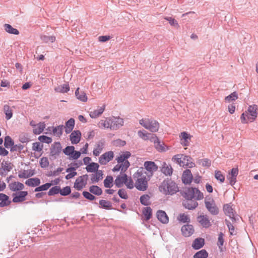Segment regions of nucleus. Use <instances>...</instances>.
<instances>
[{"label": "nucleus", "instance_id": "nucleus-1", "mask_svg": "<svg viewBox=\"0 0 258 258\" xmlns=\"http://www.w3.org/2000/svg\"><path fill=\"white\" fill-rule=\"evenodd\" d=\"M159 189L165 195H173L179 191L177 184L170 178L164 179L159 185Z\"/></svg>", "mask_w": 258, "mask_h": 258}, {"label": "nucleus", "instance_id": "nucleus-2", "mask_svg": "<svg viewBox=\"0 0 258 258\" xmlns=\"http://www.w3.org/2000/svg\"><path fill=\"white\" fill-rule=\"evenodd\" d=\"M102 189L97 185H92L89 188V191H83L82 195L87 200L93 201L96 199L95 196H99L102 194Z\"/></svg>", "mask_w": 258, "mask_h": 258}, {"label": "nucleus", "instance_id": "nucleus-3", "mask_svg": "<svg viewBox=\"0 0 258 258\" xmlns=\"http://www.w3.org/2000/svg\"><path fill=\"white\" fill-rule=\"evenodd\" d=\"M184 194V197L187 200H191L192 199L201 200L204 198L203 193L196 187H188L185 189Z\"/></svg>", "mask_w": 258, "mask_h": 258}, {"label": "nucleus", "instance_id": "nucleus-4", "mask_svg": "<svg viewBox=\"0 0 258 258\" xmlns=\"http://www.w3.org/2000/svg\"><path fill=\"white\" fill-rule=\"evenodd\" d=\"M141 125L151 132H157L159 128V122L152 118H143L139 121Z\"/></svg>", "mask_w": 258, "mask_h": 258}, {"label": "nucleus", "instance_id": "nucleus-5", "mask_svg": "<svg viewBox=\"0 0 258 258\" xmlns=\"http://www.w3.org/2000/svg\"><path fill=\"white\" fill-rule=\"evenodd\" d=\"M62 151V146L59 142H55L51 145L50 148V156L52 157L53 159H56Z\"/></svg>", "mask_w": 258, "mask_h": 258}, {"label": "nucleus", "instance_id": "nucleus-6", "mask_svg": "<svg viewBox=\"0 0 258 258\" xmlns=\"http://www.w3.org/2000/svg\"><path fill=\"white\" fill-rule=\"evenodd\" d=\"M88 179V174H84L80 176L76 180L74 184V187L78 190H81L87 184Z\"/></svg>", "mask_w": 258, "mask_h": 258}, {"label": "nucleus", "instance_id": "nucleus-7", "mask_svg": "<svg viewBox=\"0 0 258 258\" xmlns=\"http://www.w3.org/2000/svg\"><path fill=\"white\" fill-rule=\"evenodd\" d=\"M257 106L255 104L249 105L248 106L246 113H247L250 115L249 116H247V119L250 120V122L253 121L257 117Z\"/></svg>", "mask_w": 258, "mask_h": 258}, {"label": "nucleus", "instance_id": "nucleus-8", "mask_svg": "<svg viewBox=\"0 0 258 258\" xmlns=\"http://www.w3.org/2000/svg\"><path fill=\"white\" fill-rule=\"evenodd\" d=\"M114 157L113 152L111 151H108L103 154L99 158V163L101 165H106Z\"/></svg>", "mask_w": 258, "mask_h": 258}, {"label": "nucleus", "instance_id": "nucleus-9", "mask_svg": "<svg viewBox=\"0 0 258 258\" xmlns=\"http://www.w3.org/2000/svg\"><path fill=\"white\" fill-rule=\"evenodd\" d=\"M110 130H116L123 124V119L119 117L112 116L110 117Z\"/></svg>", "mask_w": 258, "mask_h": 258}, {"label": "nucleus", "instance_id": "nucleus-10", "mask_svg": "<svg viewBox=\"0 0 258 258\" xmlns=\"http://www.w3.org/2000/svg\"><path fill=\"white\" fill-rule=\"evenodd\" d=\"M28 193L27 191H20L18 193H13L12 196L13 197V203H20L24 202L26 200V197L28 195Z\"/></svg>", "mask_w": 258, "mask_h": 258}, {"label": "nucleus", "instance_id": "nucleus-11", "mask_svg": "<svg viewBox=\"0 0 258 258\" xmlns=\"http://www.w3.org/2000/svg\"><path fill=\"white\" fill-rule=\"evenodd\" d=\"M205 204L206 208L212 215H217L218 214L219 209L213 200H212V202L205 201Z\"/></svg>", "mask_w": 258, "mask_h": 258}, {"label": "nucleus", "instance_id": "nucleus-12", "mask_svg": "<svg viewBox=\"0 0 258 258\" xmlns=\"http://www.w3.org/2000/svg\"><path fill=\"white\" fill-rule=\"evenodd\" d=\"M150 141L154 143V146L155 148L159 152H164L165 151V149L164 147V144L161 143L158 137L155 135H152V137L150 138Z\"/></svg>", "mask_w": 258, "mask_h": 258}, {"label": "nucleus", "instance_id": "nucleus-13", "mask_svg": "<svg viewBox=\"0 0 258 258\" xmlns=\"http://www.w3.org/2000/svg\"><path fill=\"white\" fill-rule=\"evenodd\" d=\"M135 186L139 190H146L148 188V182L146 177L138 178Z\"/></svg>", "mask_w": 258, "mask_h": 258}, {"label": "nucleus", "instance_id": "nucleus-14", "mask_svg": "<svg viewBox=\"0 0 258 258\" xmlns=\"http://www.w3.org/2000/svg\"><path fill=\"white\" fill-rule=\"evenodd\" d=\"M193 180V176L189 169L183 171L182 175V181L184 184H190Z\"/></svg>", "mask_w": 258, "mask_h": 258}, {"label": "nucleus", "instance_id": "nucleus-15", "mask_svg": "<svg viewBox=\"0 0 258 258\" xmlns=\"http://www.w3.org/2000/svg\"><path fill=\"white\" fill-rule=\"evenodd\" d=\"M144 166L146 170L151 173V176L153 175V173L154 171L158 170V166L153 161H145Z\"/></svg>", "mask_w": 258, "mask_h": 258}, {"label": "nucleus", "instance_id": "nucleus-16", "mask_svg": "<svg viewBox=\"0 0 258 258\" xmlns=\"http://www.w3.org/2000/svg\"><path fill=\"white\" fill-rule=\"evenodd\" d=\"M181 231L183 235L185 237L191 236L195 232L193 226L190 224L182 226L181 228Z\"/></svg>", "mask_w": 258, "mask_h": 258}, {"label": "nucleus", "instance_id": "nucleus-17", "mask_svg": "<svg viewBox=\"0 0 258 258\" xmlns=\"http://www.w3.org/2000/svg\"><path fill=\"white\" fill-rule=\"evenodd\" d=\"M70 140L73 144L79 143L81 138V133L79 130L74 131L70 136Z\"/></svg>", "mask_w": 258, "mask_h": 258}, {"label": "nucleus", "instance_id": "nucleus-18", "mask_svg": "<svg viewBox=\"0 0 258 258\" xmlns=\"http://www.w3.org/2000/svg\"><path fill=\"white\" fill-rule=\"evenodd\" d=\"M156 216L158 220L163 224H167L168 223L169 218L164 211L159 210L156 213Z\"/></svg>", "mask_w": 258, "mask_h": 258}, {"label": "nucleus", "instance_id": "nucleus-19", "mask_svg": "<svg viewBox=\"0 0 258 258\" xmlns=\"http://www.w3.org/2000/svg\"><path fill=\"white\" fill-rule=\"evenodd\" d=\"M160 171L166 176H171L173 172V169L171 165H168L165 162H164L160 168Z\"/></svg>", "mask_w": 258, "mask_h": 258}, {"label": "nucleus", "instance_id": "nucleus-20", "mask_svg": "<svg viewBox=\"0 0 258 258\" xmlns=\"http://www.w3.org/2000/svg\"><path fill=\"white\" fill-rule=\"evenodd\" d=\"M121 174L117 176L114 181V184L118 188L121 187L123 183H126L127 180V175L125 173Z\"/></svg>", "mask_w": 258, "mask_h": 258}, {"label": "nucleus", "instance_id": "nucleus-21", "mask_svg": "<svg viewBox=\"0 0 258 258\" xmlns=\"http://www.w3.org/2000/svg\"><path fill=\"white\" fill-rule=\"evenodd\" d=\"M198 222L205 228L211 226V224L207 215H200L197 217Z\"/></svg>", "mask_w": 258, "mask_h": 258}, {"label": "nucleus", "instance_id": "nucleus-22", "mask_svg": "<svg viewBox=\"0 0 258 258\" xmlns=\"http://www.w3.org/2000/svg\"><path fill=\"white\" fill-rule=\"evenodd\" d=\"M183 206L188 210H194L198 206V203L196 201L191 200H187L183 202Z\"/></svg>", "mask_w": 258, "mask_h": 258}, {"label": "nucleus", "instance_id": "nucleus-23", "mask_svg": "<svg viewBox=\"0 0 258 258\" xmlns=\"http://www.w3.org/2000/svg\"><path fill=\"white\" fill-rule=\"evenodd\" d=\"M94 174H92L91 176V181L92 183L98 182L100 180L103 178V173L102 170L96 171Z\"/></svg>", "mask_w": 258, "mask_h": 258}, {"label": "nucleus", "instance_id": "nucleus-24", "mask_svg": "<svg viewBox=\"0 0 258 258\" xmlns=\"http://www.w3.org/2000/svg\"><path fill=\"white\" fill-rule=\"evenodd\" d=\"M0 207L1 208L8 206L11 203L9 196L3 193H0Z\"/></svg>", "mask_w": 258, "mask_h": 258}, {"label": "nucleus", "instance_id": "nucleus-25", "mask_svg": "<svg viewBox=\"0 0 258 258\" xmlns=\"http://www.w3.org/2000/svg\"><path fill=\"white\" fill-rule=\"evenodd\" d=\"M205 244V240L202 238H197L195 239L192 244V247L196 250L199 249Z\"/></svg>", "mask_w": 258, "mask_h": 258}, {"label": "nucleus", "instance_id": "nucleus-26", "mask_svg": "<svg viewBox=\"0 0 258 258\" xmlns=\"http://www.w3.org/2000/svg\"><path fill=\"white\" fill-rule=\"evenodd\" d=\"M75 120L73 118H71L66 122L65 132L66 134H70L72 132L75 126Z\"/></svg>", "mask_w": 258, "mask_h": 258}, {"label": "nucleus", "instance_id": "nucleus-27", "mask_svg": "<svg viewBox=\"0 0 258 258\" xmlns=\"http://www.w3.org/2000/svg\"><path fill=\"white\" fill-rule=\"evenodd\" d=\"M9 187L11 190L16 191L24 189V185L21 182H14L9 184Z\"/></svg>", "mask_w": 258, "mask_h": 258}, {"label": "nucleus", "instance_id": "nucleus-28", "mask_svg": "<svg viewBox=\"0 0 258 258\" xmlns=\"http://www.w3.org/2000/svg\"><path fill=\"white\" fill-rule=\"evenodd\" d=\"M40 183V179L37 177L29 178L25 182L26 185L31 187L37 186Z\"/></svg>", "mask_w": 258, "mask_h": 258}, {"label": "nucleus", "instance_id": "nucleus-29", "mask_svg": "<svg viewBox=\"0 0 258 258\" xmlns=\"http://www.w3.org/2000/svg\"><path fill=\"white\" fill-rule=\"evenodd\" d=\"M99 207L102 209H106V210H111L114 209L116 210L115 208H112V204L110 202L104 200H100L99 201Z\"/></svg>", "mask_w": 258, "mask_h": 258}, {"label": "nucleus", "instance_id": "nucleus-30", "mask_svg": "<svg viewBox=\"0 0 258 258\" xmlns=\"http://www.w3.org/2000/svg\"><path fill=\"white\" fill-rule=\"evenodd\" d=\"M54 90L55 92L60 93H67L70 91L69 84L67 83L62 85L58 86V87L55 88Z\"/></svg>", "mask_w": 258, "mask_h": 258}, {"label": "nucleus", "instance_id": "nucleus-31", "mask_svg": "<svg viewBox=\"0 0 258 258\" xmlns=\"http://www.w3.org/2000/svg\"><path fill=\"white\" fill-rule=\"evenodd\" d=\"M131 156V153L128 151H125L120 155L116 159L118 163H123V162L127 161V159Z\"/></svg>", "mask_w": 258, "mask_h": 258}, {"label": "nucleus", "instance_id": "nucleus-32", "mask_svg": "<svg viewBox=\"0 0 258 258\" xmlns=\"http://www.w3.org/2000/svg\"><path fill=\"white\" fill-rule=\"evenodd\" d=\"M13 164L9 161H4L2 163V168H0V170H3L5 172H10L13 169Z\"/></svg>", "mask_w": 258, "mask_h": 258}, {"label": "nucleus", "instance_id": "nucleus-33", "mask_svg": "<svg viewBox=\"0 0 258 258\" xmlns=\"http://www.w3.org/2000/svg\"><path fill=\"white\" fill-rule=\"evenodd\" d=\"M4 29L5 31L11 34L18 35L19 31L14 28H13L10 24H5L4 25Z\"/></svg>", "mask_w": 258, "mask_h": 258}, {"label": "nucleus", "instance_id": "nucleus-34", "mask_svg": "<svg viewBox=\"0 0 258 258\" xmlns=\"http://www.w3.org/2000/svg\"><path fill=\"white\" fill-rule=\"evenodd\" d=\"M110 117L106 118L105 119H101L98 123V126L100 128L104 127L110 129Z\"/></svg>", "mask_w": 258, "mask_h": 258}, {"label": "nucleus", "instance_id": "nucleus-35", "mask_svg": "<svg viewBox=\"0 0 258 258\" xmlns=\"http://www.w3.org/2000/svg\"><path fill=\"white\" fill-rule=\"evenodd\" d=\"M192 158L190 156L188 155H184L183 158V165H185L186 166L189 168H192L195 166V164L191 161Z\"/></svg>", "mask_w": 258, "mask_h": 258}, {"label": "nucleus", "instance_id": "nucleus-36", "mask_svg": "<svg viewBox=\"0 0 258 258\" xmlns=\"http://www.w3.org/2000/svg\"><path fill=\"white\" fill-rule=\"evenodd\" d=\"M143 214L144 215L146 221L149 220L152 215V209L150 207L144 208L142 210Z\"/></svg>", "mask_w": 258, "mask_h": 258}, {"label": "nucleus", "instance_id": "nucleus-37", "mask_svg": "<svg viewBox=\"0 0 258 258\" xmlns=\"http://www.w3.org/2000/svg\"><path fill=\"white\" fill-rule=\"evenodd\" d=\"M75 95L77 98L80 101L85 102L87 101V97L84 92H79V88H78L75 91Z\"/></svg>", "mask_w": 258, "mask_h": 258}, {"label": "nucleus", "instance_id": "nucleus-38", "mask_svg": "<svg viewBox=\"0 0 258 258\" xmlns=\"http://www.w3.org/2000/svg\"><path fill=\"white\" fill-rule=\"evenodd\" d=\"M99 167V165L98 163L91 162L87 166L86 169L88 172H95L98 171Z\"/></svg>", "mask_w": 258, "mask_h": 258}, {"label": "nucleus", "instance_id": "nucleus-39", "mask_svg": "<svg viewBox=\"0 0 258 258\" xmlns=\"http://www.w3.org/2000/svg\"><path fill=\"white\" fill-rule=\"evenodd\" d=\"M36 126H37V128H34L33 130V132L35 135H39L41 134L45 128V124L44 122H39L36 125Z\"/></svg>", "mask_w": 258, "mask_h": 258}, {"label": "nucleus", "instance_id": "nucleus-40", "mask_svg": "<svg viewBox=\"0 0 258 258\" xmlns=\"http://www.w3.org/2000/svg\"><path fill=\"white\" fill-rule=\"evenodd\" d=\"M152 135L153 134H152L147 133V132L145 130H140L138 132V135L139 137L145 141L148 140H150V138L152 137Z\"/></svg>", "mask_w": 258, "mask_h": 258}, {"label": "nucleus", "instance_id": "nucleus-41", "mask_svg": "<svg viewBox=\"0 0 258 258\" xmlns=\"http://www.w3.org/2000/svg\"><path fill=\"white\" fill-rule=\"evenodd\" d=\"M150 197L147 194L143 195L140 198V201L142 205L148 206L151 204Z\"/></svg>", "mask_w": 258, "mask_h": 258}, {"label": "nucleus", "instance_id": "nucleus-42", "mask_svg": "<svg viewBox=\"0 0 258 258\" xmlns=\"http://www.w3.org/2000/svg\"><path fill=\"white\" fill-rule=\"evenodd\" d=\"M105 109V106L101 107L98 109L91 111L90 113V116L92 118H95L100 115L104 111Z\"/></svg>", "mask_w": 258, "mask_h": 258}, {"label": "nucleus", "instance_id": "nucleus-43", "mask_svg": "<svg viewBox=\"0 0 258 258\" xmlns=\"http://www.w3.org/2000/svg\"><path fill=\"white\" fill-rule=\"evenodd\" d=\"M4 111L7 120L10 119L13 116V111L9 105L6 104L4 106Z\"/></svg>", "mask_w": 258, "mask_h": 258}, {"label": "nucleus", "instance_id": "nucleus-44", "mask_svg": "<svg viewBox=\"0 0 258 258\" xmlns=\"http://www.w3.org/2000/svg\"><path fill=\"white\" fill-rule=\"evenodd\" d=\"M113 177L110 175H108L106 177L104 180V186L106 188H111L113 186Z\"/></svg>", "mask_w": 258, "mask_h": 258}, {"label": "nucleus", "instance_id": "nucleus-45", "mask_svg": "<svg viewBox=\"0 0 258 258\" xmlns=\"http://www.w3.org/2000/svg\"><path fill=\"white\" fill-rule=\"evenodd\" d=\"M197 163L203 167L209 168L211 165V161L208 158L198 159Z\"/></svg>", "mask_w": 258, "mask_h": 258}, {"label": "nucleus", "instance_id": "nucleus-46", "mask_svg": "<svg viewBox=\"0 0 258 258\" xmlns=\"http://www.w3.org/2000/svg\"><path fill=\"white\" fill-rule=\"evenodd\" d=\"M14 144V141L12 140L10 136H7L5 137L4 146L6 148H11L12 147H13Z\"/></svg>", "mask_w": 258, "mask_h": 258}, {"label": "nucleus", "instance_id": "nucleus-47", "mask_svg": "<svg viewBox=\"0 0 258 258\" xmlns=\"http://www.w3.org/2000/svg\"><path fill=\"white\" fill-rule=\"evenodd\" d=\"M208 252L205 249H201L197 252L193 256L194 258H207L208 257Z\"/></svg>", "mask_w": 258, "mask_h": 258}, {"label": "nucleus", "instance_id": "nucleus-48", "mask_svg": "<svg viewBox=\"0 0 258 258\" xmlns=\"http://www.w3.org/2000/svg\"><path fill=\"white\" fill-rule=\"evenodd\" d=\"M63 127L64 126L63 125H59L55 127H52L53 134L57 137H60L62 134Z\"/></svg>", "mask_w": 258, "mask_h": 258}, {"label": "nucleus", "instance_id": "nucleus-49", "mask_svg": "<svg viewBox=\"0 0 258 258\" xmlns=\"http://www.w3.org/2000/svg\"><path fill=\"white\" fill-rule=\"evenodd\" d=\"M223 211L225 215L230 217L234 213L233 209L229 204H226L223 206Z\"/></svg>", "mask_w": 258, "mask_h": 258}, {"label": "nucleus", "instance_id": "nucleus-50", "mask_svg": "<svg viewBox=\"0 0 258 258\" xmlns=\"http://www.w3.org/2000/svg\"><path fill=\"white\" fill-rule=\"evenodd\" d=\"M52 183L47 182L40 186H37L35 189V192H39L47 190L51 185Z\"/></svg>", "mask_w": 258, "mask_h": 258}, {"label": "nucleus", "instance_id": "nucleus-51", "mask_svg": "<svg viewBox=\"0 0 258 258\" xmlns=\"http://www.w3.org/2000/svg\"><path fill=\"white\" fill-rule=\"evenodd\" d=\"M41 40L44 43H48L50 42L51 43L54 42L55 41L56 38L54 36H46L45 35H42L40 36Z\"/></svg>", "mask_w": 258, "mask_h": 258}, {"label": "nucleus", "instance_id": "nucleus-52", "mask_svg": "<svg viewBox=\"0 0 258 258\" xmlns=\"http://www.w3.org/2000/svg\"><path fill=\"white\" fill-rule=\"evenodd\" d=\"M177 219L179 221L183 223H189L190 221L189 217L184 213L180 214L177 217Z\"/></svg>", "mask_w": 258, "mask_h": 258}, {"label": "nucleus", "instance_id": "nucleus-53", "mask_svg": "<svg viewBox=\"0 0 258 258\" xmlns=\"http://www.w3.org/2000/svg\"><path fill=\"white\" fill-rule=\"evenodd\" d=\"M225 222L226 225L227 226V227L229 229L230 234L231 235H236V233L234 232H235L234 227L232 224V223L229 220H228L227 219L225 220Z\"/></svg>", "mask_w": 258, "mask_h": 258}, {"label": "nucleus", "instance_id": "nucleus-54", "mask_svg": "<svg viewBox=\"0 0 258 258\" xmlns=\"http://www.w3.org/2000/svg\"><path fill=\"white\" fill-rule=\"evenodd\" d=\"M215 177L221 183L223 182L225 180V176L220 170H216L215 171Z\"/></svg>", "mask_w": 258, "mask_h": 258}, {"label": "nucleus", "instance_id": "nucleus-55", "mask_svg": "<svg viewBox=\"0 0 258 258\" xmlns=\"http://www.w3.org/2000/svg\"><path fill=\"white\" fill-rule=\"evenodd\" d=\"M60 187L58 186H54L51 188L48 192V195L51 196L59 193Z\"/></svg>", "mask_w": 258, "mask_h": 258}, {"label": "nucleus", "instance_id": "nucleus-56", "mask_svg": "<svg viewBox=\"0 0 258 258\" xmlns=\"http://www.w3.org/2000/svg\"><path fill=\"white\" fill-rule=\"evenodd\" d=\"M71 193V188L69 186H66L63 187L62 189L60 188L59 194L62 196H67Z\"/></svg>", "mask_w": 258, "mask_h": 258}, {"label": "nucleus", "instance_id": "nucleus-57", "mask_svg": "<svg viewBox=\"0 0 258 258\" xmlns=\"http://www.w3.org/2000/svg\"><path fill=\"white\" fill-rule=\"evenodd\" d=\"M75 147L73 146H68L62 150L63 153L67 156H70L74 151Z\"/></svg>", "mask_w": 258, "mask_h": 258}, {"label": "nucleus", "instance_id": "nucleus-58", "mask_svg": "<svg viewBox=\"0 0 258 258\" xmlns=\"http://www.w3.org/2000/svg\"><path fill=\"white\" fill-rule=\"evenodd\" d=\"M38 140L41 142L45 143H47V144H50L52 141L51 138L47 137L45 135L40 136L38 137Z\"/></svg>", "mask_w": 258, "mask_h": 258}, {"label": "nucleus", "instance_id": "nucleus-59", "mask_svg": "<svg viewBox=\"0 0 258 258\" xmlns=\"http://www.w3.org/2000/svg\"><path fill=\"white\" fill-rule=\"evenodd\" d=\"M238 98V95L236 92H233L228 96H226L225 100L226 101L230 102L231 101H235Z\"/></svg>", "mask_w": 258, "mask_h": 258}, {"label": "nucleus", "instance_id": "nucleus-60", "mask_svg": "<svg viewBox=\"0 0 258 258\" xmlns=\"http://www.w3.org/2000/svg\"><path fill=\"white\" fill-rule=\"evenodd\" d=\"M43 145L39 142H35L33 143L32 150L35 151L40 152L42 150Z\"/></svg>", "mask_w": 258, "mask_h": 258}, {"label": "nucleus", "instance_id": "nucleus-61", "mask_svg": "<svg viewBox=\"0 0 258 258\" xmlns=\"http://www.w3.org/2000/svg\"><path fill=\"white\" fill-rule=\"evenodd\" d=\"M24 147V146L22 144H19V145H15L13 146V147H12V148L10 149L11 152H14V151H18L19 152H21V151L23 149Z\"/></svg>", "mask_w": 258, "mask_h": 258}, {"label": "nucleus", "instance_id": "nucleus-62", "mask_svg": "<svg viewBox=\"0 0 258 258\" xmlns=\"http://www.w3.org/2000/svg\"><path fill=\"white\" fill-rule=\"evenodd\" d=\"M40 165L41 168H44L49 165V161L47 157H42L40 160Z\"/></svg>", "mask_w": 258, "mask_h": 258}, {"label": "nucleus", "instance_id": "nucleus-63", "mask_svg": "<svg viewBox=\"0 0 258 258\" xmlns=\"http://www.w3.org/2000/svg\"><path fill=\"white\" fill-rule=\"evenodd\" d=\"M119 197L123 199L126 200L128 199V196L125 190L123 188L119 189L118 191Z\"/></svg>", "mask_w": 258, "mask_h": 258}, {"label": "nucleus", "instance_id": "nucleus-64", "mask_svg": "<svg viewBox=\"0 0 258 258\" xmlns=\"http://www.w3.org/2000/svg\"><path fill=\"white\" fill-rule=\"evenodd\" d=\"M81 154V152L80 151H77L74 150V151L73 152V153L69 157V159L70 160H77L80 158Z\"/></svg>", "mask_w": 258, "mask_h": 258}]
</instances>
